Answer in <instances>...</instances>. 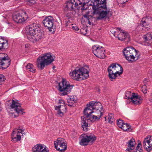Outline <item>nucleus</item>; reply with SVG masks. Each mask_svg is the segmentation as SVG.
I'll list each match as a JSON object with an SVG mask.
<instances>
[{
	"instance_id": "bb28decb",
	"label": "nucleus",
	"mask_w": 152,
	"mask_h": 152,
	"mask_svg": "<svg viewBox=\"0 0 152 152\" xmlns=\"http://www.w3.org/2000/svg\"><path fill=\"white\" fill-rule=\"evenodd\" d=\"M68 105L69 106H72L74 104L76 101V97L74 96H68L66 98Z\"/></svg>"
},
{
	"instance_id": "393cba45",
	"label": "nucleus",
	"mask_w": 152,
	"mask_h": 152,
	"mask_svg": "<svg viewBox=\"0 0 152 152\" xmlns=\"http://www.w3.org/2000/svg\"><path fill=\"white\" fill-rule=\"evenodd\" d=\"M130 36L128 33L124 32L123 30H121L118 39L121 41L125 40L126 39L128 40Z\"/></svg>"
},
{
	"instance_id": "5701e85b",
	"label": "nucleus",
	"mask_w": 152,
	"mask_h": 152,
	"mask_svg": "<svg viewBox=\"0 0 152 152\" xmlns=\"http://www.w3.org/2000/svg\"><path fill=\"white\" fill-rule=\"evenodd\" d=\"M144 41L142 43V45L149 46L151 45L152 41V33L149 32L143 36Z\"/></svg>"
},
{
	"instance_id": "6ab92c4d",
	"label": "nucleus",
	"mask_w": 152,
	"mask_h": 152,
	"mask_svg": "<svg viewBox=\"0 0 152 152\" xmlns=\"http://www.w3.org/2000/svg\"><path fill=\"white\" fill-rule=\"evenodd\" d=\"M82 121L81 124L82 127L83 129V130L85 132L88 131V125L94 122L93 120V119H91V118H88L86 117H81Z\"/></svg>"
},
{
	"instance_id": "58836bf2",
	"label": "nucleus",
	"mask_w": 152,
	"mask_h": 152,
	"mask_svg": "<svg viewBox=\"0 0 152 152\" xmlns=\"http://www.w3.org/2000/svg\"><path fill=\"white\" fill-rule=\"evenodd\" d=\"M36 2L35 0H29V5L34 4Z\"/></svg>"
},
{
	"instance_id": "49530a36",
	"label": "nucleus",
	"mask_w": 152,
	"mask_h": 152,
	"mask_svg": "<svg viewBox=\"0 0 152 152\" xmlns=\"http://www.w3.org/2000/svg\"><path fill=\"white\" fill-rule=\"evenodd\" d=\"M28 44H27L26 45H25V48H28Z\"/></svg>"
},
{
	"instance_id": "72a5a7b5",
	"label": "nucleus",
	"mask_w": 152,
	"mask_h": 152,
	"mask_svg": "<svg viewBox=\"0 0 152 152\" xmlns=\"http://www.w3.org/2000/svg\"><path fill=\"white\" fill-rule=\"evenodd\" d=\"M35 70L36 69L34 65L29 63V71L33 73L35 72Z\"/></svg>"
},
{
	"instance_id": "4468645a",
	"label": "nucleus",
	"mask_w": 152,
	"mask_h": 152,
	"mask_svg": "<svg viewBox=\"0 0 152 152\" xmlns=\"http://www.w3.org/2000/svg\"><path fill=\"white\" fill-rule=\"evenodd\" d=\"M27 18L28 16L26 12L23 10H20L19 13L12 16L13 20L17 23H23Z\"/></svg>"
},
{
	"instance_id": "2eb2a0df",
	"label": "nucleus",
	"mask_w": 152,
	"mask_h": 152,
	"mask_svg": "<svg viewBox=\"0 0 152 152\" xmlns=\"http://www.w3.org/2000/svg\"><path fill=\"white\" fill-rule=\"evenodd\" d=\"M140 24L145 28H152V17L149 15L145 16L142 18Z\"/></svg>"
},
{
	"instance_id": "79ce46f5",
	"label": "nucleus",
	"mask_w": 152,
	"mask_h": 152,
	"mask_svg": "<svg viewBox=\"0 0 152 152\" xmlns=\"http://www.w3.org/2000/svg\"><path fill=\"white\" fill-rule=\"evenodd\" d=\"M88 12H87V13L86 14H84L83 15V16L85 18H86L88 20L89 19V15H88Z\"/></svg>"
},
{
	"instance_id": "f8f14e48",
	"label": "nucleus",
	"mask_w": 152,
	"mask_h": 152,
	"mask_svg": "<svg viewBox=\"0 0 152 152\" xmlns=\"http://www.w3.org/2000/svg\"><path fill=\"white\" fill-rule=\"evenodd\" d=\"M54 144L55 148L59 151L64 152L67 148L66 141L61 138H58L54 141Z\"/></svg>"
},
{
	"instance_id": "f3484780",
	"label": "nucleus",
	"mask_w": 152,
	"mask_h": 152,
	"mask_svg": "<svg viewBox=\"0 0 152 152\" xmlns=\"http://www.w3.org/2000/svg\"><path fill=\"white\" fill-rule=\"evenodd\" d=\"M54 20L51 16L45 17L42 21V23L45 27L47 28L49 31H51V29L53 26Z\"/></svg>"
},
{
	"instance_id": "dca6fc26",
	"label": "nucleus",
	"mask_w": 152,
	"mask_h": 152,
	"mask_svg": "<svg viewBox=\"0 0 152 152\" xmlns=\"http://www.w3.org/2000/svg\"><path fill=\"white\" fill-rule=\"evenodd\" d=\"M142 145L148 152H150L152 150V136H147L144 139Z\"/></svg>"
},
{
	"instance_id": "aec40b11",
	"label": "nucleus",
	"mask_w": 152,
	"mask_h": 152,
	"mask_svg": "<svg viewBox=\"0 0 152 152\" xmlns=\"http://www.w3.org/2000/svg\"><path fill=\"white\" fill-rule=\"evenodd\" d=\"M32 150L33 152H49L48 148L42 144H36L32 148Z\"/></svg>"
},
{
	"instance_id": "2f4dec72",
	"label": "nucleus",
	"mask_w": 152,
	"mask_h": 152,
	"mask_svg": "<svg viewBox=\"0 0 152 152\" xmlns=\"http://www.w3.org/2000/svg\"><path fill=\"white\" fill-rule=\"evenodd\" d=\"M8 47V43L7 41L5 42H0V50H3L7 49Z\"/></svg>"
},
{
	"instance_id": "1a4fd4ad",
	"label": "nucleus",
	"mask_w": 152,
	"mask_h": 152,
	"mask_svg": "<svg viewBox=\"0 0 152 152\" xmlns=\"http://www.w3.org/2000/svg\"><path fill=\"white\" fill-rule=\"evenodd\" d=\"M23 134H25V133L22 127L19 126L17 128L15 129L11 134L12 141L16 142L20 141L21 139V135L23 136Z\"/></svg>"
},
{
	"instance_id": "423d86ee",
	"label": "nucleus",
	"mask_w": 152,
	"mask_h": 152,
	"mask_svg": "<svg viewBox=\"0 0 152 152\" xmlns=\"http://www.w3.org/2000/svg\"><path fill=\"white\" fill-rule=\"evenodd\" d=\"M108 76L111 80L115 79L116 77L121 75L123 72L122 66L118 64L113 63L107 68Z\"/></svg>"
},
{
	"instance_id": "b1692460",
	"label": "nucleus",
	"mask_w": 152,
	"mask_h": 152,
	"mask_svg": "<svg viewBox=\"0 0 152 152\" xmlns=\"http://www.w3.org/2000/svg\"><path fill=\"white\" fill-rule=\"evenodd\" d=\"M55 109L57 111V114L60 117L63 116L64 113L66 112V107L65 105H61L56 106Z\"/></svg>"
},
{
	"instance_id": "c03bdc74",
	"label": "nucleus",
	"mask_w": 152,
	"mask_h": 152,
	"mask_svg": "<svg viewBox=\"0 0 152 152\" xmlns=\"http://www.w3.org/2000/svg\"><path fill=\"white\" fill-rule=\"evenodd\" d=\"M59 103L60 104H62L61 105H65V102L62 100H61L59 101Z\"/></svg>"
},
{
	"instance_id": "a19ab883",
	"label": "nucleus",
	"mask_w": 152,
	"mask_h": 152,
	"mask_svg": "<svg viewBox=\"0 0 152 152\" xmlns=\"http://www.w3.org/2000/svg\"><path fill=\"white\" fill-rule=\"evenodd\" d=\"M72 29L75 31H77V33H79V29L77 26H72Z\"/></svg>"
},
{
	"instance_id": "4c0bfd02",
	"label": "nucleus",
	"mask_w": 152,
	"mask_h": 152,
	"mask_svg": "<svg viewBox=\"0 0 152 152\" xmlns=\"http://www.w3.org/2000/svg\"><path fill=\"white\" fill-rule=\"evenodd\" d=\"M142 91L143 93L145 94L147 93V88H146V86H144L142 87Z\"/></svg>"
},
{
	"instance_id": "4be33fe9",
	"label": "nucleus",
	"mask_w": 152,
	"mask_h": 152,
	"mask_svg": "<svg viewBox=\"0 0 152 152\" xmlns=\"http://www.w3.org/2000/svg\"><path fill=\"white\" fill-rule=\"evenodd\" d=\"M104 111L103 110H101L93 109L92 117H91V119H93V120L94 121L99 120L101 117L103 115Z\"/></svg>"
},
{
	"instance_id": "ea45409f",
	"label": "nucleus",
	"mask_w": 152,
	"mask_h": 152,
	"mask_svg": "<svg viewBox=\"0 0 152 152\" xmlns=\"http://www.w3.org/2000/svg\"><path fill=\"white\" fill-rule=\"evenodd\" d=\"M129 0H119V2L120 4H122L127 2Z\"/></svg>"
},
{
	"instance_id": "9d476101",
	"label": "nucleus",
	"mask_w": 152,
	"mask_h": 152,
	"mask_svg": "<svg viewBox=\"0 0 152 152\" xmlns=\"http://www.w3.org/2000/svg\"><path fill=\"white\" fill-rule=\"evenodd\" d=\"M92 52L97 57L103 59L105 57V49L102 46H100L98 45H94L92 48Z\"/></svg>"
},
{
	"instance_id": "20e7f679",
	"label": "nucleus",
	"mask_w": 152,
	"mask_h": 152,
	"mask_svg": "<svg viewBox=\"0 0 152 152\" xmlns=\"http://www.w3.org/2000/svg\"><path fill=\"white\" fill-rule=\"evenodd\" d=\"M42 37L38 25L33 23L29 25V40L33 42L41 39Z\"/></svg>"
},
{
	"instance_id": "0eeeda50",
	"label": "nucleus",
	"mask_w": 152,
	"mask_h": 152,
	"mask_svg": "<svg viewBox=\"0 0 152 152\" xmlns=\"http://www.w3.org/2000/svg\"><path fill=\"white\" fill-rule=\"evenodd\" d=\"M125 96L126 99H130L131 102L134 105H139L142 102V98L137 93H133L131 91H127L126 92Z\"/></svg>"
},
{
	"instance_id": "c9c22d12",
	"label": "nucleus",
	"mask_w": 152,
	"mask_h": 152,
	"mask_svg": "<svg viewBox=\"0 0 152 152\" xmlns=\"http://www.w3.org/2000/svg\"><path fill=\"white\" fill-rule=\"evenodd\" d=\"M86 30L85 29L82 28L79 31V33L83 35H85L86 34Z\"/></svg>"
},
{
	"instance_id": "c85d7f7f",
	"label": "nucleus",
	"mask_w": 152,
	"mask_h": 152,
	"mask_svg": "<svg viewBox=\"0 0 152 152\" xmlns=\"http://www.w3.org/2000/svg\"><path fill=\"white\" fill-rule=\"evenodd\" d=\"M121 30H122L120 28L118 27L116 28H113L110 31L115 37H117L118 38Z\"/></svg>"
},
{
	"instance_id": "a878e982",
	"label": "nucleus",
	"mask_w": 152,
	"mask_h": 152,
	"mask_svg": "<svg viewBox=\"0 0 152 152\" xmlns=\"http://www.w3.org/2000/svg\"><path fill=\"white\" fill-rule=\"evenodd\" d=\"M135 144V140L134 139H132L128 142V146L129 148L126 150V151H130L134 148V145Z\"/></svg>"
},
{
	"instance_id": "473e14b6",
	"label": "nucleus",
	"mask_w": 152,
	"mask_h": 152,
	"mask_svg": "<svg viewBox=\"0 0 152 152\" xmlns=\"http://www.w3.org/2000/svg\"><path fill=\"white\" fill-rule=\"evenodd\" d=\"M22 33L25 38L28 39V27L27 26L24 28L22 31Z\"/></svg>"
},
{
	"instance_id": "6e6552de",
	"label": "nucleus",
	"mask_w": 152,
	"mask_h": 152,
	"mask_svg": "<svg viewBox=\"0 0 152 152\" xmlns=\"http://www.w3.org/2000/svg\"><path fill=\"white\" fill-rule=\"evenodd\" d=\"M73 85H70L69 82L65 79H63L61 83L58 84V90L61 92H63L62 94L65 95L70 92L72 88Z\"/></svg>"
},
{
	"instance_id": "f704fd0d",
	"label": "nucleus",
	"mask_w": 152,
	"mask_h": 152,
	"mask_svg": "<svg viewBox=\"0 0 152 152\" xmlns=\"http://www.w3.org/2000/svg\"><path fill=\"white\" fill-rule=\"evenodd\" d=\"M124 123L123 121L121 119H119L117 120V124L118 126L119 127L121 128L123 124Z\"/></svg>"
},
{
	"instance_id": "a211bd4d",
	"label": "nucleus",
	"mask_w": 152,
	"mask_h": 152,
	"mask_svg": "<svg viewBox=\"0 0 152 152\" xmlns=\"http://www.w3.org/2000/svg\"><path fill=\"white\" fill-rule=\"evenodd\" d=\"M11 60L7 56L0 57V69L3 70L7 68L10 64Z\"/></svg>"
},
{
	"instance_id": "7c9ffc66",
	"label": "nucleus",
	"mask_w": 152,
	"mask_h": 152,
	"mask_svg": "<svg viewBox=\"0 0 152 152\" xmlns=\"http://www.w3.org/2000/svg\"><path fill=\"white\" fill-rule=\"evenodd\" d=\"M105 121H107V119L108 122L111 124H112L115 121L113 115L112 113L109 114L108 115V116L105 117Z\"/></svg>"
},
{
	"instance_id": "de8ad7c7",
	"label": "nucleus",
	"mask_w": 152,
	"mask_h": 152,
	"mask_svg": "<svg viewBox=\"0 0 152 152\" xmlns=\"http://www.w3.org/2000/svg\"><path fill=\"white\" fill-rule=\"evenodd\" d=\"M28 64H27V65H26V68H27V67H28Z\"/></svg>"
},
{
	"instance_id": "7ed1b4c3",
	"label": "nucleus",
	"mask_w": 152,
	"mask_h": 152,
	"mask_svg": "<svg viewBox=\"0 0 152 152\" xmlns=\"http://www.w3.org/2000/svg\"><path fill=\"white\" fill-rule=\"evenodd\" d=\"M55 58V56L50 52L44 53L37 59V66L40 69L42 70L45 66L50 65L54 61Z\"/></svg>"
},
{
	"instance_id": "e433bc0d",
	"label": "nucleus",
	"mask_w": 152,
	"mask_h": 152,
	"mask_svg": "<svg viewBox=\"0 0 152 152\" xmlns=\"http://www.w3.org/2000/svg\"><path fill=\"white\" fill-rule=\"evenodd\" d=\"M5 80L4 75L2 74H0V83L4 82Z\"/></svg>"
},
{
	"instance_id": "ddd939ff",
	"label": "nucleus",
	"mask_w": 152,
	"mask_h": 152,
	"mask_svg": "<svg viewBox=\"0 0 152 152\" xmlns=\"http://www.w3.org/2000/svg\"><path fill=\"white\" fill-rule=\"evenodd\" d=\"M81 140L80 144L81 145H86L89 142H92L96 139V137L93 134L88 135L83 134L81 136Z\"/></svg>"
},
{
	"instance_id": "f03ea898",
	"label": "nucleus",
	"mask_w": 152,
	"mask_h": 152,
	"mask_svg": "<svg viewBox=\"0 0 152 152\" xmlns=\"http://www.w3.org/2000/svg\"><path fill=\"white\" fill-rule=\"evenodd\" d=\"M89 72L88 66H85L76 68L70 72L69 75L72 79L79 81L87 79L89 77Z\"/></svg>"
},
{
	"instance_id": "9b49d317",
	"label": "nucleus",
	"mask_w": 152,
	"mask_h": 152,
	"mask_svg": "<svg viewBox=\"0 0 152 152\" xmlns=\"http://www.w3.org/2000/svg\"><path fill=\"white\" fill-rule=\"evenodd\" d=\"M10 107L12 109H14L16 115L12 113V116L14 117H17L20 115H23L25 113L23 112V110L21 108L20 103L18 101H15L12 100Z\"/></svg>"
},
{
	"instance_id": "f257e3e1",
	"label": "nucleus",
	"mask_w": 152,
	"mask_h": 152,
	"mask_svg": "<svg viewBox=\"0 0 152 152\" xmlns=\"http://www.w3.org/2000/svg\"><path fill=\"white\" fill-rule=\"evenodd\" d=\"M106 0H94L93 5L89 4L90 0H78L77 1L78 5H82V10L89 9L88 6L91 5L93 10V15H96L97 18L101 19L106 17L109 13V10L107 9L106 5Z\"/></svg>"
},
{
	"instance_id": "39448f33",
	"label": "nucleus",
	"mask_w": 152,
	"mask_h": 152,
	"mask_svg": "<svg viewBox=\"0 0 152 152\" xmlns=\"http://www.w3.org/2000/svg\"><path fill=\"white\" fill-rule=\"evenodd\" d=\"M123 52L126 59L130 62L135 61L140 58L138 51L133 47L125 48Z\"/></svg>"
},
{
	"instance_id": "cd10ccee",
	"label": "nucleus",
	"mask_w": 152,
	"mask_h": 152,
	"mask_svg": "<svg viewBox=\"0 0 152 152\" xmlns=\"http://www.w3.org/2000/svg\"><path fill=\"white\" fill-rule=\"evenodd\" d=\"M91 103L92 104L91 105L93 106V109L100 110H103V107L100 102H91Z\"/></svg>"
},
{
	"instance_id": "412c9836",
	"label": "nucleus",
	"mask_w": 152,
	"mask_h": 152,
	"mask_svg": "<svg viewBox=\"0 0 152 152\" xmlns=\"http://www.w3.org/2000/svg\"><path fill=\"white\" fill-rule=\"evenodd\" d=\"M91 102H90L88 104H87L86 108L83 111L85 117L91 118L92 117L93 113V106L91 105Z\"/></svg>"
},
{
	"instance_id": "c756f323",
	"label": "nucleus",
	"mask_w": 152,
	"mask_h": 152,
	"mask_svg": "<svg viewBox=\"0 0 152 152\" xmlns=\"http://www.w3.org/2000/svg\"><path fill=\"white\" fill-rule=\"evenodd\" d=\"M120 128L124 131L130 132L132 130L131 126L127 123H124Z\"/></svg>"
},
{
	"instance_id": "37998d69",
	"label": "nucleus",
	"mask_w": 152,
	"mask_h": 152,
	"mask_svg": "<svg viewBox=\"0 0 152 152\" xmlns=\"http://www.w3.org/2000/svg\"><path fill=\"white\" fill-rule=\"evenodd\" d=\"M72 15V13H68L66 14V16L67 18H70Z\"/></svg>"
},
{
	"instance_id": "a18cd8bd",
	"label": "nucleus",
	"mask_w": 152,
	"mask_h": 152,
	"mask_svg": "<svg viewBox=\"0 0 152 152\" xmlns=\"http://www.w3.org/2000/svg\"><path fill=\"white\" fill-rule=\"evenodd\" d=\"M141 144H138L136 148V150H140V147L141 146Z\"/></svg>"
}]
</instances>
